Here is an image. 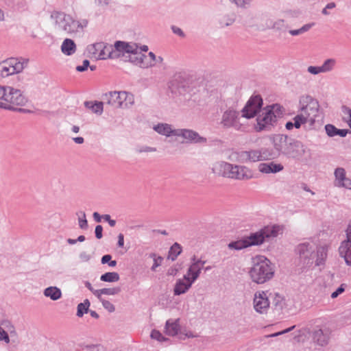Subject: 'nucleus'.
Instances as JSON below:
<instances>
[{"label":"nucleus","instance_id":"obj_51","mask_svg":"<svg viewBox=\"0 0 351 351\" xmlns=\"http://www.w3.org/2000/svg\"><path fill=\"white\" fill-rule=\"evenodd\" d=\"M88 66H89V61L87 60H84L83 64L82 66H77L76 67V70L78 72H83L88 69Z\"/></svg>","mask_w":351,"mask_h":351},{"label":"nucleus","instance_id":"obj_45","mask_svg":"<svg viewBox=\"0 0 351 351\" xmlns=\"http://www.w3.org/2000/svg\"><path fill=\"white\" fill-rule=\"evenodd\" d=\"M102 306L105 309H106L110 313H113L115 311V307L112 303H111L110 301L104 300L102 298L99 299Z\"/></svg>","mask_w":351,"mask_h":351},{"label":"nucleus","instance_id":"obj_39","mask_svg":"<svg viewBox=\"0 0 351 351\" xmlns=\"http://www.w3.org/2000/svg\"><path fill=\"white\" fill-rule=\"evenodd\" d=\"M335 182L337 186H339L341 183L343 182L346 177V171L343 168L339 167L337 168L335 171Z\"/></svg>","mask_w":351,"mask_h":351},{"label":"nucleus","instance_id":"obj_54","mask_svg":"<svg viewBox=\"0 0 351 351\" xmlns=\"http://www.w3.org/2000/svg\"><path fill=\"white\" fill-rule=\"evenodd\" d=\"M102 218L106 221H107L111 227H114L115 226L116 221L114 219H112L110 215H104L102 216Z\"/></svg>","mask_w":351,"mask_h":351},{"label":"nucleus","instance_id":"obj_32","mask_svg":"<svg viewBox=\"0 0 351 351\" xmlns=\"http://www.w3.org/2000/svg\"><path fill=\"white\" fill-rule=\"evenodd\" d=\"M61 51L66 56H71L76 51V45L73 40L66 38L61 45Z\"/></svg>","mask_w":351,"mask_h":351},{"label":"nucleus","instance_id":"obj_49","mask_svg":"<svg viewBox=\"0 0 351 351\" xmlns=\"http://www.w3.org/2000/svg\"><path fill=\"white\" fill-rule=\"evenodd\" d=\"M171 252H174L175 255L174 256L171 257V255H169V258H171V260H174L178 254L181 252L180 247L178 244L173 245L171 248Z\"/></svg>","mask_w":351,"mask_h":351},{"label":"nucleus","instance_id":"obj_25","mask_svg":"<svg viewBox=\"0 0 351 351\" xmlns=\"http://www.w3.org/2000/svg\"><path fill=\"white\" fill-rule=\"evenodd\" d=\"M339 254L348 266H351V241H343L339 247Z\"/></svg>","mask_w":351,"mask_h":351},{"label":"nucleus","instance_id":"obj_62","mask_svg":"<svg viewBox=\"0 0 351 351\" xmlns=\"http://www.w3.org/2000/svg\"><path fill=\"white\" fill-rule=\"evenodd\" d=\"M111 258H112V257L110 255H109V254L104 255L101 258V263L103 264L109 263V262L111 261Z\"/></svg>","mask_w":351,"mask_h":351},{"label":"nucleus","instance_id":"obj_19","mask_svg":"<svg viewBox=\"0 0 351 351\" xmlns=\"http://www.w3.org/2000/svg\"><path fill=\"white\" fill-rule=\"evenodd\" d=\"M221 125L226 128H239V113L232 109L226 110L222 115Z\"/></svg>","mask_w":351,"mask_h":351},{"label":"nucleus","instance_id":"obj_56","mask_svg":"<svg viewBox=\"0 0 351 351\" xmlns=\"http://www.w3.org/2000/svg\"><path fill=\"white\" fill-rule=\"evenodd\" d=\"M172 30L174 34L178 35L179 36H180V37L184 36V34L180 28L176 27V26H173Z\"/></svg>","mask_w":351,"mask_h":351},{"label":"nucleus","instance_id":"obj_8","mask_svg":"<svg viewBox=\"0 0 351 351\" xmlns=\"http://www.w3.org/2000/svg\"><path fill=\"white\" fill-rule=\"evenodd\" d=\"M147 51V45L141 46L138 55L132 57V63L141 68H149L155 66L158 62H162L163 59L161 57L156 58L153 52H149L147 55L142 53L143 51Z\"/></svg>","mask_w":351,"mask_h":351},{"label":"nucleus","instance_id":"obj_1","mask_svg":"<svg viewBox=\"0 0 351 351\" xmlns=\"http://www.w3.org/2000/svg\"><path fill=\"white\" fill-rule=\"evenodd\" d=\"M300 104V112L293 118L295 128L299 129L302 125H306L311 128L318 114L319 103L309 96H304L301 97Z\"/></svg>","mask_w":351,"mask_h":351},{"label":"nucleus","instance_id":"obj_22","mask_svg":"<svg viewBox=\"0 0 351 351\" xmlns=\"http://www.w3.org/2000/svg\"><path fill=\"white\" fill-rule=\"evenodd\" d=\"M232 164L225 161H219L213 164L212 171L215 175L230 178Z\"/></svg>","mask_w":351,"mask_h":351},{"label":"nucleus","instance_id":"obj_63","mask_svg":"<svg viewBox=\"0 0 351 351\" xmlns=\"http://www.w3.org/2000/svg\"><path fill=\"white\" fill-rule=\"evenodd\" d=\"M351 241V223L349 224L346 230V239Z\"/></svg>","mask_w":351,"mask_h":351},{"label":"nucleus","instance_id":"obj_41","mask_svg":"<svg viewBox=\"0 0 351 351\" xmlns=\"http://www.w3.org/2000/svg\"><path fill=\"white\" fill-rule=\"evenodd\" d=\"M149 257L152 258L154 261V264L152 266L151 269L152 271H155L156 268L161 265L163 258L154 253L150 254Z\"/></svg>","mask_w":351,"mask_h":351},{"label":"nucleus","instance_id":"obj_27","mask_svg":"<svg viewBox=\"0 0 351 351\" xmlns=\"http://www.w3.org/2000/svg\"><path fill=\"white\" fill-rule=\"evenodd\" d=\"M283 165L280 163H275L274 162L269 163H261L258 167V169L263 173H276L283 170Z\"/></svg>","mask_w":351,"mask_h":351},{"label":"nucleus","instance_id":"obj_58","mask_svg":"<svg viewBox=\"0 0 351 351\" xmlns=\"http://www.w3.org/2000/svg\"><path fill=\"white\" fill-rule=\"evenodd\" d=\"M80 258L83 262H88L90 258V256L86 252H82L80 254Z\"/></svg>","mask_w":351,"mask_h":351},{"label":"nucleus","instance_id":"obj_59","mask_svg":"<svg viewBox=\"0 0 351 351\" xmlns=\"http://www.w3.org/2000/svg\"><path fill=\"white\" fill-rule=\"evenodd\" d=\"M178 269L176 267H172L168 269L167 274L169 276H174L178 274Z\"/></svg>","mask_w":351,"mask_h":351},{"label":"nucleus","instance_id":"obj_7","mask_svg":"<svg viewBox=\"0 0 351 351\" xmlns=\"http://www.w3.org/2000/svg\"><path fill=\"white\" fill-rule=\"evenodd\" d=\"M104 99L115 108L128 107L134 103L133 95L125 90L110 91L105 95Z\"/></svg>","mask_w":351,"mask_h":351},{"label":"nucleus","instance_id":"obj_33","mask_svg":"<svg viewBox=\"0 0 351 351\" xmlns=\"http://www.w3.org/2000/svg\"><path fill=\"white\" fill-rule=\"evenodd\" d=\"M121 292V288L119 287L112 288H104L93 291V294L99 299L101 298L102 295H114Z\"/></svg>","mask_w":351,"mask_h":351},{"label":"nucleus","instance_id":"obj_24","mask_svg":"<svg viewBox=\"0 0 351 351\" xmlns=\"http://www.w3.org/2000/svg\"><path fill=\"white\" fill-rule=\"evenodd\" d=\"M336 61L335 59H327L320 66H310L308 67V72L313 75H317L321 73L330 71L335 66Z\"/></svg>","mask_w":351,"mask_h":351},{"label":"nucleus","instance_id":"obj_4","mask_svg":"<svg viewBox=\"0 0 351 351\" xmlns=\"http://www.w3.org/2000/svg\"><path fill=\"white\" fill-rule=\"evenodd\" d=\"M283 110L278 104H273L264 108L256 118L255 130L257 132L268 130L276 123L277 119L282 117Z\"/></svg>","mask_w":351,"mask_h":351},{"label":"nucleus","instance_id":"obj_53","mask_svg":"<svg viewBox=\"0 0 351 351\" xmlns=\"http://www.w3.org/2000/svg\"><path fill=\"white\" fill-rule=\"evenodd\" d=\"M102 231H103V228L100 225H98L95 227V237L97 239H100L102 238Z\"/></svg>","mask_w":351,"mask_h":351},{"label":"nucleus","instance_id":"obj_38","mask_svg":"<svg viewBox=\"0 0 351 351\" xmlns=\"http://www.w3.org/2000/svg\"><path fill=\"white\" fill-rule=\"evenodd\" d=\"M119 275L117 272H107L101 276L100 279L104 282H115L119 280Z\"/></svg>","mask_w":351,"mask_h":351},{"label":"nucleus","instance_id":"obj_12","mask_svg":"<svg viewBox=\"0 0 351 351\" xmlns=\"http://www.w3.org/2000/svg\"><path fill=\"white\" fill-rule=\"evenodd\" d=\"M24 69V62L16 58H10L0 62V77H5L21 72Z\"/></svg>","mask_w":351,"mask_h":351},{"label":"nucleus","instance_id":"obj_5","mask_svg":"<svg viewBox=\"0 0 351 351\" xmlns=\"http://www.w3.org/2000/svg\"><path fill=\"white\" fill-rule=\"evenodd\" d=\"M228 158L232 162L240 163H251L259 161L270 160L267 148L233 152Z\"/></svg>","mask_w":351,"mask_h":351},{"label":"nucleus","instance_id":"obj_16","mask_svg":"<svg viewBox=\"0 0 351 351\" xmlns=\"http://www.w3.org/2000/svg\"><path fill=\"white\" fill-rule=\"evenodd\" d=\"M90 55L96 59L111 58L112 47L106 46L103 43H97L88 47Z\"/></svg>","mask_w":351,"mask_h":351},{"label":"nucleus","instance_id":"obj_48","mask_svg":"<svg viewBox=\"0 0 351 351\" xmlns=\"http://www.w3.org/2000/svg\"><path fill=\"white\" fill-rule=\"evenodd\" d=\"M231 3L235 4L238 7H245L249 4L251 0H229Z\"/></svg>","mask_w":351,"mask_h":351},{"label":"nucleus","instance_id":"obj_13","mask_svg":"<svg viewBox=\"0 0 351 351\" xmlns=\"http://www.w3.org/2000/svg\"><path fill=\"white\" fill-rule=\"evenodd\" d=\"M288 143L287 136L278 134L273 138L274 148H267L269 160L278 158L280 154H284Z\"/></svg>","mask_w":351,"mask_h":351},{"label":"nucleus","instance_id":"obj_9","mask_svg":"<svg viewBox=\"0 0 351 351\" xmlns=\"http://www.w3.org/2000/svg\"><path fill=\"white\" fill-rule=\"evenodd\" d=\"M165 333L172 337L178 335L180 339L197 337V335L191 330L186 328L182 329L179 323V319L167 320L165 324Z\"/></svg>","mask_w":351,"mask_h":351},{"label":"nucleus","instance_id":"obj_34","mask_svg":"<svg viewBox=\"0 0 351 351\" xmlns=\"http://www.w3.org/2000/svg\"><path fill=\"white\" fill-rule=\"evenodd\" d=\"M325 130H326V134L329 136H335L336 135H339V136H340L341 137H344L348 133V130L337 129V128H335L334 125H332L331 124L326 125L325 126Z\"/></svg>","mask_w":351,"mask_h":351},{"label":"nucleus","instance_id":"obj_21","mask_svg":"<svg viewBox=\"0 0 351 351\" xmlns=\"http://www.w3.org/2000/svg\"><path fill=\"white\" fill-rule=\"evenodd\" d=\"M297 250L300 262L306 267H310L313 264L311 258L313 252L312 246L308 243H302L298 246Z\"/></svg>","mask_w":351,"mask_h":351},{"label":"nucleus","instance_id":"obj_18","mask_svg":"<svg viewBox=\"0 0 351 351\" xmlns=\"http://www.w3.org/2000/svg\"><path fill=\"white\" fill-rule=\"evenodd\" d=\"M182 138V143H205L206 139L199 135V134L193 130L186 129H178L176 132V138Z\"/></svg>","mask_w":351,"mask_h":351},{"label":"nucleus","instance_id":"obj_28","mask_svg":"<svg viewBox=\"0 0 351 351\" xmlns=\"http://www.w3.org/2000/svg\"><path fill=\"white\" fill-rule=\"evenodd\" d=\"M8 332L16 335L14 327L10 322L5 321L2 322L0 326V341H4L6 343H10Z\"/></svg>","mask_w":351,"mask_h":351},{"label":"nucleus","instance_id":"obj_46","mask_svg":"<svg viewBox=\"0 0 351 351\" xmlns=\"http://www.w3.org/2000/svg\"><path fill=\"white\" fill-rule=\"evenodd\" d=\"M151 338L153 339H156L158 341H165L167 339L163 337V335L160 333V331L156 330H153L151 332Z\"/></svg>","mask_w":351,"mask_h":351},{"label":"nucleus","instance_id":"obj_44","mask_svg":"<svg viewBox=\"0 0 351 351\" xmlns=\"http://www.w3.org/2000/svg\"><path fill=\"white\" fill-rule=\"evenodd\" d=\"M79 226L82 229H86L88 227L87 220L86 218V214L84 212L81 211L77 213Z\"/></svg>","mask_w":351,"mask_h":351},{"label":"nucleus","instance_id":"obj_37","mask_svg":"<svg viewBox=\"0 0 351 351\" xmlns=\"http://www.w3.org/2000/svg\"><path fill=\"white\" fill-rule=\"evenodd\" d=\"M313 339L317 344L322 346L326 345L328 342V336L324 334V331L321 329L317 330L314 332Z\"/></svg>","mask_w":351,"mask_h":351},{"label":"nucleus","instance_id":"obj_26","mask_svg":"<svg viewBox=\"0 0 351 351\" xmlns=\"http://www.w3.org/2000/svg\"><path fill=\"white\" fill-rule=\"evenodd\" d=\"M329 248L330 245L328 244L321 245L317 247L315 261V266L320 267L325 265Z\"/></svg>","mask_w":351,"mask_h":351},{"label":"nucleus","instance_id":"obj_31","mask_svg":"<svg viewBox=\"0 0 351 351\" xmlns=\"http://www.w3.org/2000/svg\"><path fill=\"white\" fill-rule=\"evenodd\" d=\"M302 145L300 143L288 141L284 155L295 158L300 156L302 154Z\"/></svg>","mask_w":351,"mask_h":351},{"label":"nucleus","instance_id":"obj_14","mask_svg":"<svg viewBox=\"0 0 351 351\" xmlns=\"http://www.w3.org/2000/svg\"><path fill=\"white\" fill-rule=\"evenodd\" d=\"M270 306L269 293L267 291H257L253 298L254 310L261 314L267 313Z\"/></svg>","mask_w":351,"mask_h":351},{"label":"nucleus","instance_id":"obj_57","mask_svg":"<svg viewBox=\"0 0 351 351\" xmlns=\"http://www.w3.org/2000/svg\"><path fill=\"white\" fill-rule=\"evenodd\" d=\"M140 152H156V148L152 147H143L140 150Z\"/></svg>","mask_w":351,"mask_h":351},{"label":"nucleus","instance_id":"obj_35","mask_svg":"<svg viewBox=\"0 0 351 351\" xmlns=\"http://www.w3.org/2000/svg\"><path fill=\"white\" fill-rule=\"evenodd\" d=\"M44 295L52 300H57L61 298L62 293L56 287H49L45 289Z\"/></svg>","mask_w":351,"mask_h":351},{"label":"nucleus","instance_id":"obj_6","mask_svg":"<svg viewBox=\"0 0 351 351\" xmlns=\"http://www.w3.org/2000/svg\"><path fill=\"white\" fill-rule=\"evenodd\" d=\"M139 49L140 47L134 43L117 41L114 49L112 48L111 58L126 57L132 63V57L138 55Z\"/></svg>","mask_w":351,"mask_h":351},{"label":"nucleus","instance_id":"obj_30","mask_svg":"<svg viewBox=\"0 0 351 351\" xmlns=\"http://www.w3.org/2000/svg\"><path fill=\"white\" fill-rule=\"evenodd\" d=\"M283 226L280 225H274L271 226H267L261 229L265 239L269 238H274L283 232Z\"/></svg>","mask_w":351,"mask_h":351},{"label":"nucleus","instance_id":"obj_55","mask_svg":"<svg viewBox=\"0 0 351 351\" xmlns=\"http://www.w3.org/2000/svg\"><path fill=\"white\" fill-rule=\"evenodd\" d=\"M339 186L345 187L346 189H348L351 190V180H350L349 178H346V179H345L343 180V182L342 183H341Z\"/></svg>","mask_w":351,"mask_h":351},{"label":"nucleus","instance_id":"obj_36","mask_svg":"<svg viewBox=\"0 0 351 351\" xmlns=\"http://www.w3.org/2000/svg\"><path fill=\"white\" fill-rule=\"evenodd\" d=\"M85 106L91 110V111L97 114H101L103 112V102L88 101L84 103Z\"/></svg>","mask_w":351,"mask_h":351},{"label":"nucleus","instance_id":"obj_47","mask_svg":"<svg viewBox=\"0 0 351 351\" xmlns=\"http://www.w3.org/2000/svg\"><path fill=\"white\" fill-rule=\"evenodd\" d=\"M342 111L345 115L344 119L347 122L349 127L351 128V109L343 107Z\"/></svg>","mask_w":351,"mask_h":351},{"label":"nucleus","instance_id":"obj_20","mask_svg":"<svg viewBox=\"0 0 351 351\" xmlns=\"http://www.w3.org/2000/svg\"><path fill=\"white\" fill-rule=\"evenodd\" d=\"M254 173L252 169L244 165H232L230 179L247 180L252 178Z\"/></svg>","mask_w":351,"mask_h":351},{"label":"nucleus","instance_id":"obj_10","mask_svg":"<svg viewBox=\"0 0 351 351\" xmlns=\"http://www.w3.org/2000/svg\"><path fill=\"white\" fill-rule=\"evenodd\" d=\"M265 241L262 230L250 234L249 237L235 242L228 244V247L234 250H241L252 245H258L262 244Z\"/></svg>","mask_w":351,"mask_h":351},{"label":"nucleus","instance_id":"obj_60","mask_svg":"<svg viewBox=\"0 0 351 351\" xmlns=\"http://www.w3.org/2000/svg\"><path fill=\"white\" fill-rule=\"evenodd\" d=\"M274 300L276 305H280L281 303L283 302L284 298L280 294L276 293Z\"/></svg>","mask_w":351,"mask_h":351},{"label":"nucleus","instance_id":"obj_3","mask_svg":"<svg viewBox=\"0 0 351 351\" xmlns=\"http://www.w3.org/2000/svg\"><path fill=\"white\" fill-rule=\"evenodd\" d=\"M28 101V97L21 89H0V108L21 111L19 106H25Z\"/></svg>","mask_w":351,"mask_h":351},{"label":"nucleus","instance_id":"obj_23","mask_svg":"<svg viewBox=\"0 0 351 351\" xmlns=\"http://www.w3.org/2000/svg\"><path fill=\"white\" fill-rule=\"evenodd\" d=\"M194 282L191 281L189 278L183 276L182 278H179L176 280L173 287L174 295H180L186 293L191 287Z\"/></svg>","mask_w":351,"mask_h":351},{"label":"nucleus","instance_id":"obj_50","mask_svg":"<svg viewBox=\"0 0 351 351\" xmlns=\"http://www.w3.org/2000/svg\"><path fill=\"white\" fill-rule=\"evenodd\" d=\"M295 328V326H293L290 328H288L282 331H280V332H276V333H273L271 335H267L266 337H277L278 335H282V334H285V333H287L289 331H291V330H293V328Z\"/></svg>","mask_w":351,"mask_h":351},{"label":"nucleus","instance_id":"obj_64","mask_svg":"<svg viewBox=\"0 0 351 351\" xmlns=\"http://www.w3.org/2000/svg\"><path fill=\"white\" fill-rule=\"evenodd\" d=\"M93 218L97 222H100L102 217L97 212L93 213Z\"/></svg>","mask_w":351,"mask_h":351},{"label":"nucleus","instance_id":"obj_42","mask_svg":"<svg viewBox=\"0 0 351 351\" xmlns=\"http://www.w3.org/2000/svg\"><path fill=\"white\" fill-rule=\"evenodd\" d=\"M313 25H314V23L306 24L298 29L290 30L289 34L291 36H298L299 34H303V33L308 31Z\"/></svg>","mask_w":351,"mask_h":351},{"label":"nucleus","instance_id":"obj_43","mask_svg":"<svg viewBox=\"0 0 351 351\" xmlns=\"http://www.w3.org/2000/svg\"><path fill=\"white\" fill-rule=\"evenodd\" d=\"M234 21V18L232 15H224L220 19V24L221 27L228 26L232 25Z\"/></svg>","mask_w":351,"mask_h":351},{"label":"nucleus","instance_id":"obj_17","mask_svg":"<svg viewBox=\"0 0 351 351\" xmlns=\"http://www.w3.org/2000/svg\"><path fill=\"white\" fill-rule=\"evenodd\" d=\"M205 263L206 261L197 258L195 255L193 256L191 258V264L184 276L195 282L199 278Z\"/></svg>","mask_w":351,"mask_h":351},{"label":"nucleus","instance_id":"obj_11","mask_svg":"<svg viewBox=\"0 0 351 351\" xmlns=\"http://www.w3.org/2000/svg\"><path fill=\"white\" fill-rule=\"evenodd\" d=\"M56 20L58 26L68 33H74L82 27L78 21H76L70 15L64 13L57 12L52 15Z\"/></svg>","mask_w":351,"mask_h":351},{"label":"nucleus","instance_id":"obj_15","mask_svg":"<svg viewBox=\"0 0 351 351\" xmlns=\"http://www.w3.org/2000/svg\"><path fill=\"white\" fill-rule=\"evenodd\" d=\"M263 106V99L259 95L252 96L242 110V117L251 119L260 111Z\"/></svg>","mask_w":351,"mask_h":351},{"label":"nucleus","instance_id":"obj_2","mask_svg":"<svg viewBox=\"0 0 351 351\" xmlns=\"http://www.w3.org/2000/svg\"><path fill=\"white\" fill-rule=\"evenodd\" d=\"M249 275L254 282L263 284L273 278L274 269L271 261L265 256H256L252 259Z\"/></svg>","mask_w":351,"mask_h":351},{"label":"nucleus","instance_id":"obj_40","mask_svg":"<svg viewBox=\"0 0 351 351\" xmlns=\"http://www.w3.org/2000/svg\"><path fill=\"white\" fill-rule=\"evenodd\" d=\"M89 306L90 302L87 299L85 300L83 303L79 304L77 305V315L78 317H82L84 313H87Z\"/></svg>","mask_w":351,"mask_h":351},{"label":"nucleus","instance_id":"obj_52","mask_svg":"<svg viewBox=\"0 0 351 351\" xmlns=\"http://www.w3.org/2000/svg\"><path fill=\"white\" fill-rule=\"evenodd\" d=\"M344 290L345 289L343 285H341L335 291L332 293L331 298H336L339 294L342 293Z\"/></svg>","mask_w":351,"mask_h":351},{"label":"nucleus","instance_id":"obj_61","mask_svg":"<svg viewBox=\"0 0 351 351\" xmlns=\"http://www.w3.org/2000/svg\"><path fill=\"white\" fill-rule=\"evenodd\" d=\"M124 245V236L123 234H119L118 235V246L119 247H123Z\"/></svg>","mask_w":351,"mask_h":351},{"label":"nucleus","instance_id":"obj_29","mask_svg":"<svg viewBox=\"0 0 351 351\" xmlns=\"http://www.w3.org/2000/svg\"><path fill=\"white\" fill-rule=\"evenodd\" d=\"M154 130L160 135L166 137H175L178 129H173L171 125L167 123H159L154 126Z\"/></svg>","mask_w":351,"mask_h":351}]
</instances>
